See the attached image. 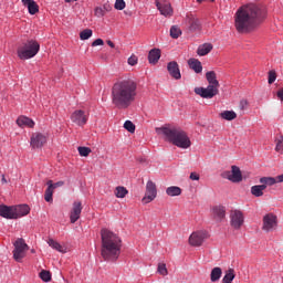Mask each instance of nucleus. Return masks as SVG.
Here are the masks:
<instances>
[{
  "label": "nucleus",
  "mask_w": 283,
  "mask_h": 283,
  "mask_svg": "<svg viewBox=\"0 0 283 283\" xmlns=\"http://www.w3.org/2000/svg\"><path fill=\"white\" fill-rule=\"evenodd\" d=\"M266 19V10L260 6L250 3L237 10L235 28L239 32H250Z\"/></svg>",
  "instance_id": "obj_1"
},
{
  "label": "nucleus",
  "mask_w": 283,
  "mask_h": 283,
  "mask_svg": "<svg viewBox=\"0 0 283 283\" xmlns=\"http://www.w3.org/2000/svg\"><path fill=\"white\" fill-rule=\"evenodd\" d=\"M40 277L44 282H50L52 280V275H51L50 271H48V270H42L40 273Z\"/></svg>",
  "instance_id": "obj_39"
},
{
  "label": "nucleus",
  "mask_w": 283,
  "mask_h": 283,
  "mask_svg": "<svg viewBox=\"0 0 283 283\" xmlns=\"http://www.w3.org/2000/svg\"><path fill=\"white\" fill-rule=\"evenodd\" d=\"M128 193V190L126 188H124V186H117L116 190H115V196L117 198H125L126 195Z\"/></svg>",
  "instance_id": "obj_35"
},
{
  "label": "nucleus",
  "mask_w": 283,
  "mask_h": 283,
  "mask_svg": "<svg viewBox=\"0 0 283 283\" xmlns=\"http://www.w3.org/2000/svg\"><path fill=\"white\" fill-rule=\"evenodd\" d=\"M157 272L163 276H167L168 275V269H167L166 263H158Z\"/></svg>",
  "instance_id": "obj_38"
},
{
  "label": "nucleus",
  "mask_w": 283,
  "mask_h": 283,
  "mask_svg": "<svg viewBox=\"0 0 283 283\" xmlns=\"http://www.w3.org/2000/svg\"><path fill=\"white\" fill-rule=\"evenodd\" d=\"M221 177L234 184H239L243 179L241 169L235 165L232 166V170H226L221 172Z\"/></svg>",
  "instance_id": "obj_9"
},
{
  "label": "nucleus",
  "mask_w": 283,
  "mask_h": 283,
  "mask_svg": "<svg viewBox=\"0 0 283 283\" xmlns=\"http://www.w3.org/2000/svg\"><path fill=\"white\" fill-rule=\"evenodd\" d=\"M102 9H104V11L106 13V12L111 11L112 8L109 6L105 4Z\"/></svg>",
  "instance_id": "obj_52"
},
{
  "label": "nucleus",
  "mask_w": 283,
  "mask_h": 283,
  "mask_svg": "<svg viewBox=\"0 0 283 283\" xmlns=\"http://www.w3.org/2000/svg\"><path fill=\"white\" fill-rule=\"evenodd\" d=\"M0 216L6 219H15L14 207L1 206L0 207Z\"/></svg>",
  "instance_id": "obj_22"
},
{
  "label": "nucleus",
  "mask_w": 283,
  "mask_h": 283,
  "mask_svg": "<svg viewBox=\"0 0 283 283\" xmlns=\"http://www.w3.org/2000/svg\"><path fill=\"white\" fill-rule=\"evenodd\" d=\"M137 84L132 78L116 82L112 88V103L118 108H127L135 101Z\"/></svg>",
  "instance_id": "obj_2"
},
{
  "label": "nucleus",
  "mask_w": 283,
  "mask_h": 283,
  "mask_svg": "<svg viewBox=\"0 0 283 283\" xmlns=\"http://www.w3.org/2000/svg\"><path fill=\"white\" fill-rule=\"evenodd\" d=\"M92 34L94 32L91 29H85L80 33L81 41H87V39H91Z\"/></svg>",
  "instance_id": "obj_36"
},
{
  "label": "nucleus",
  "mask_w": 283,
  "mask_h": 283,
  "mask_svg": "<svg viewBox=\"0 0 283 283\" xmlns=\"http://www.w3.org/2000/svg\"><path fill=\"white\" fill-rule=\"evenodd\" d=\"M230 223L234 229H237V230L241 229V227L244 224L243 212L240 210H237V209L232 210L230 212Z\"/></svg>",
  "instance_id": "obj_13"
},
{
  "label": "nucleus",
  "mask_w": 283,
  "mask_h": 283,
  "mask_svg": "<svg viewBox=\"0 0 283 283\" xmlns=\"http://www.w3.org/2000/svg\"><path fill=\"white\" fill-rule=\"evenodd\" d=\"M31 253H32V254H35V250H34V249H32V250H31Z\"/></svg>",
  "instance_id": "obj_57"
},
{
  "label": "nucleus",
  "mask_w": 283,
  "mask_h": 283,
  "mask_svg": "<svg viewBox=\"0 0 283 283\" xmlns=\"http://www.w3.org/2000/svg\"><path fill=\"white\" fill-rule=\"evenodd\" d=\"M262 182L269 185V187H272L276 184H281V182H283V174L279 175L276 177L265 176V178L262 180Z\"/></svg>",
  "instance_id": "obj_26"
},
{
  "label": "nucleus",
  "mask_w": 283,
  "mask_h": 283,
  "mask_svg": "<svg viewBox=\"0 0 283 283\" xmlns=\"http://www.w3.org/2000/svg\"><path fill=\"white\" fill-rule=\"evenodd\" d=\"M222 275V270L220 266H216L211 270L210 279L211 282H218Z\"/></svg>",
  "instance_id": "obj_31"
},
{
  "label": "nucleus",
  "mask_w": 283,
  "mask_h": 283,
  "mask_svg": "<svg viewBox=\"0 0 283 283\" xmlns=\"http://www.w3.org/2000/svg\"><path fill=\"white\" fill-rule=\"evenodd\" d=\"M263 179H266V176H263L259 179L260 185L259 186H251L250 188V192L253 197H263L264 196V190L268 189V187H270V184H265V181H263Z\"/></svg>",
  "instance_id": "obj_15"
},
{
  "label": "nucleus",
  "mask_w": 283,
  "mask_h": 283,
  "mask_svg": "<svg viewBox=\"0 0 283 283\" xmlns=\"http://www.w3.org/2000/svg\"><path fill=\"white\" fill-rule=\"evenodd\" d=\"M170 36L171 39H179V36H181L182 31L178 25H174L170 28Z\"/></svg>",
  "instance_id": "obj_34"
},
{
  "label": "nucleus",
  "mask_w": 283,
  "mask_h": 283,
  "mask_svg": "<svg viewBox=\"0 0 283 283\" xmlns=\"http://www.w3.org/2000/svg\"><path fill=\"white\" fill-rule=\"evenodd\" d=\"M125 7H126V3L124 0H116V2H115L116 10H124Z\"/></svg>",
  "instance_id": "obj_45"
},
{
  "label": "nucleus",
  "mask_w": 283,
  "mask_h": 283,
  "mask_svg": "<svg viewBox=\"0 0 283 283\" xmlns=\"http://www.w3.org/2000/svg\"><path fill=\"white\" fill-rule=\"evenodd\" d=\"M206 80L209 83L207 88H203V86H198L197 88H195V93L202 98L210 99L219 94L220 84L217 80V73L214 71H208L206 73Z\"/></svg>",
  "instance_id": "obj_5"
},
{
  "label": "nucleus",
  "mask_w": 283,
  "mask_h": 283,
  "mask_svg": "<svg viewBox=\"0 0 283 283\" xmlns=\"http://www.w3.org/2000/svg\"><path fill=\"white\" fill-rule=\"evenodd\" d=\"M208 233L206 231L192 232L189 237V244L193 248H199L207 240Z\"/></svg>",
  "instance_id": "obj_10"
},
{
  "label": "nucleus",
  "mask_w": 283,
  "mask_h": 283,
  "mask_svg": "<svg viewBox=\"0 0 283 283\" xmlns=\"http://www.w3.org/2000/svg\"><path fill=\"white\" fill-rule=\"evenodd\" d=\"M48 244L59 253H66V248L53 239H49Z\"/></svg>",
  "instance_id": "obj_28"
},
{
  "label": "nucleus",
  "mask_w": 283,
  "mask_h": 283,
  "mask_svg": "<svg viewBox=\"0 0 283 283\" xmlns=\"http://www.w3.org/2000/svg\"><path fill=\"white\" fill-rule=\"evenodd\" d=\"M70 118L72 123L83 127L87 124L90 117L84 111L77 109L71 114Z\"/></svg>",
  "instance_id": "obj_11"
},
{
  "label": "nucleus",
  "mask_w": 283,
  "mask_h": 283,
  "mask_svg": "<svg viewBox=\"0 0 283 283\" xmlns=\"http://www.w3.org/2000/svg\"><path fill=\"white\" fill-rule=\"evenodd\" d=\"M188 65L195 73L200 74L202 72V64L198 59H189Z\"/></svg>",
  "instance_id": "obj_24"
},
{
  "label": "nucleus",
  "mask_w": 283,
  "mask_h": 283,
  "mask_svg": "<svg viewBox=\"0 0 283 283\" xmlns=\"http://www.w3.org/2000/svg\"><path fill=\"white\" fill-rule=\"evenodd\" d=\"M22 1V3H23V6L24 7H29V6H31L33 2H35L34 0H21Z\"/></svg>",
  "instance_id": "obj_49"
},
{
  "label": "nucleus",
  "mask_w": 283,
  "mask_h": 283,
  "mask_svg": "<svg viewBox=\"0 0 283 283\" xmlns=\"http://www.w3.org/2000/svg\"><path fill=\"white\" fill-rule=\"evenodd\" d=\"M275 150L276 153L283 154V136H281L280 139L277 140Z\"/></svg>",
  "instance_id": "obj_43"
},
{
  "label": "nucleus",
  "mask_w": 283,
  "mask_h": 283,
  "mask_svg": "<svg viewBox=\"0 0 283 283\" xmlns=\"http://www.w3.org/2000/svg\"><path fill=\"white\" fill-rule=\"evenodd\" d=\"M124 127H125V128L127 129V132H129L130 134H135L136 126L134 125L133 122L126 120L125 124H124Z\"/></svg>",
  "instance_id": "obj_40"
},
{
  "label": "nucleus",
  "mask_w": 283,
  "mask_h": 283,
  "mask_svg": "<svg viewBox=\"0 0 283 283\" xmlns=\"http://www.w3.org/2000/svg\"><path fill=\"white\" fill-rule=\"evenodd\" d=\"M167 71L171 78L179 81L182 77L180 66L177 61H171L167 63Z\"/></svg>",
  "instance_id": "obj_17"
},
{
  "label": "nucleus",
  "mask_w": 283,
  "mask_h": 283,
  "mask_svg": "<svg viewBox=\"0 0 283 283\" xmlns=\"http://www.w3.org/2000/svg\"><path fill=\"white\" fill-rule=\"evenodd\" d=\"M46 186H49V188H46V191H44V200L46 202H53L54 190L59 187L64 186V181H56L55 184H53L52 180H49L46 181Z\"/></svg>",
  "instance_id": "obj_16"
},
{
  "label": "nucleus",
  "mask_w": 283,
  "mask_h": 283,
  "mask_svg": "<svg viewBox=\"0 0 283 283\" xmlns=\"http://www.w3.org/2000/svg\"><path fill=\"white\" fill-rule=\"evenodd\" d=\"M155 3L158 11L164 17H171L174 14V9L168 1L159 2V0H156Z\"/></svg>",
  "instance_id": "obj_18"
},
{
  "label": "nucleus",
  "mask_w": 283,
  "mask_h": 283,
  "mask_svg": "<svg viewBox=\"0 0 283 283\" xmlns=\"http://www.w3.org/2000/svg\"><path fill=\"white\" fill-rule=\"evenodd\" d=\"M276 96L280 101L283 102V88H280V91L276 93Z\"/></svg>",
  "instance_id": "obj_50"
},
{
  "label": "nucleus",
  "mask_w": 283,
  "mask_h": 283,
  "mask_svg": "<svg viewBox=\"0 0 283 283\" xmlns=\"http://www.w3.org/2000/svg\"><path fill=\"white\" fill-rule=\"evenodd\" d=\"M211 2H214V0H210Z\"/></svg>",
  "instance_id": "obj_58"
},
{
  "label": "nucleus",
  "mask_w": 283,
  "mask_h": 283,
  "mask_svg": "<svg viewBox=\"0 0 283 283\" xmlns=\"http://www.w3.org/2000/svg\"><path fill=\"white\" fill-rule=\"evenodd\" d=\"M182 193V189L179 186H169L166 188V195L169 197H178Z\"/></svg>",
  "instance_id": "obj_30"
},
{
  "label": "nucleus",
  "mask_w": 283,
  "mask_h": 283,
  "mask_svg": "<svg viewBox=\"0 0 283 283\" xmlns=\"http://www.w3.org/2000/svg\"><path fill=\"white\" fill-rule=\"evenodd\" d=\"M103 45H104V42H103L102 39H96V40H94L93 43H92V46H93V48L103 46Z\"/></svg>",
  "instance_id": "obj_47"
},
{
  "label": "nucleus",
  "mask_w": 283,
  "mask_h": 283,
  "mask_svg": "<svg viewBox=\"0 0 283 283\" xmlns=\"http://www.w3.org/2000/svg\"><path fill=\"white\" fill-rule=\"evenodd\" d=\"M17 124L20 126V127H30V128H33L35 123L29 118V117H25V116H20L18 119H17Z\"/></svg>",
  "instance_id": "obj_27"
},
{
  "label": "nucleus",
  "mask_w": 283,
  "mask_h": 283,
  "mask_svg": "<svg viewBox=\"0 0 283 283\" xmlns=\"http://www.w3.org/2000/svg\"><path fill=\"white\" fill-rule=\"evenodd\" d=\"M83 211V206L81 201H75L73 203L72 210L70 212V221L71 223H75L82 214Z\"/></svg>",
  "instance_id": "obj_19"
},
{
  "label": "nucleus",
  "mask_w": 283,
  "mask_h": 283,
  "mask_svg": "<svg viewBox=\"0 0 283 283\" xmlns=\"http://www.w3.org/2000/svg\"><path fill=\"white\" fill-rule=\"evenodd\" d=\"M276 78H277L276 72L275 71H270L269 72L268 83L270 85H272L273 83H275Z\"/></svg>",
  "instance_id": "obj_42"
},
{
  "label": "nucleus",
  "mask_w": 283,
  "mask_h": 283,
  "mask_svg": "<svg viewBox=\"0 0 283 283\" xmlns=\"http://www.w3.org/2000/svg\"><path fill=\"white\" fill-rule=\"evenodd\" d=\"M262 221H263V224H262L263 231H265L266 233L276 231L279 226L277 216H275L274 213H268L263 217Z\"/></svg>",
  "instance_id": "obj_8"
},
{
  "label": "nucleus",
  "mask_w": 283,
  "mask_h": 283,
  "mask_svg": "<svg viewBox=\"0 0 283 283\" xmlns=\"http://www.w3.org/2000/svg\"><path fill=\"white\" fill-rule=\"evenodd\" d=\"M101 254L105 261H116L120 255L122 239L115 232L103 228L101 230Z\"/></svg>",
  "instance_id": "obj_3"
},
{
  "label": "nucleus",
  "mask_w": 283,
  "mask_h": 283,
  "mask_svg": "<svg viewBox=\"0 0 283 283\" xmlns=\"http://www.w3.org/2000/svg\"><path fill=\"white\" fill-rule=\"evenodd\" d=\"M94 14L97 18H103L105 15V10L101 7L95 8Z\"/></svg>",
  "instance_id": "obj_44"
},
{
  "label": "nucleus",
  "mask_w": 283,
  "mask_h": 283,
  "mask_svg": "<svg viewBox=\"0 0 283 283\" xmlns=\"http://www.w3.org/2000/svg\"><path fill=\"white\" fill-rule=\"evenodd\" d=\"M137 63H138V57H137L135 54H133V55L128 59V64H129L130 66H135V65H137Z\"/></svg>",
  "instance_id": "obj_46"
},
{
  "label": "nucleus",
  "mask_w": 283,
  "mask_h": 283,
  "mask_svg": "<svg viewBox=\"0 0 283 283\" xmlns=\"http://www.w3.org/2000/svg\"><path fill=\"white\" fill-rule=\"evenodd\" d=\"M40 51V44L36 40H28L18 48V56L22 61L33 59Z\"/></svg>",
  "instance_id": "obj_6"
},
{
  "label": "nucleus",
  "mask_w": 283,
  "mask_h": 283,
  "mask_svg": "<svg viewBox=\"0 0 283 283\" xmlns=\"http://www.w3.org/2000/svg\"><path fill=\"white\" fill-rule=\"evenodd\" d=\"M14 250H13V259L21 263L22 260L25 258L27 252L29 251V245L25 243L24 239L19 238L13 243Z\"/></svg>",
  "instance_id": "obj_7"
},
{
  "label": "nucleus",
  "mask_w": 283,
  "mask_h": 283,
  "mask_svg": "<svg viewBox=\"0 0 283 283\" xmlns=\"http://www.w3.org/2000/svg\"><path fill=\"white\" fill-rule=\"evenodd\" d=\"M157 198V186L154 181L146 184V195L143 197L142 202L149 203Z\"/></svg>",
  "instance_id": "obj_12"
},
{
  "label": "nucleus",
  "mask_w": 283,
  "mask_h": 283,
  "mask_svg": "<svg viewBox=\"0 0 283 283\" xmlns=\"http://www.w3.org/2000/svg\"><path fill=\"white\" fill-rule=\"evenodd\" d=\"M200 179V176L198 172L192 171L190 172V180L198 181Z\"/></svg>",
  "instance_id": "obj_48"
},
{
  "label": "nucleus",
  "mask_w": 283,
  "mask_h": 283,
  "mask_svg": "<svg viewBox=\"0 0 283 283\" xmlns=\"http://www.w3.org/2000/svg\"><path fill=\"white\" fill-rule=\"evenodd\" d=\"M39 9L40 8L35 1L28 7L29 13L32 15L36 14L39 12Z\"/></svg>",
  "instance_id": "obj_41"
},
{
  "label": "nucleus",
  "mask_w": 283,
  "mask_h": 283,
  "mask_svg": "<svg viewBox=\"0 0 283 283\" xmlns=\"http://www.w3.org/2000/svg\"><path fill=\"white\" fill-rule=\"evenodd\" d=\"M213 49V45L211 43H203L198 46L197 54L199 56H206L208 55Z\"/></svg>",
  "instance_id": "obj_25"
},
{
  "label": "nucleus",
  "mask_w": 283,
  "mask_h": 283,
  "mask_svg": "<svg viewBox=\"0 0 283 283\" xmlns=\"http://www.w3.org/2000/svg\"><path fill=\"white\" fill-rule=\"evenodd\" d=\"M13 209L15 219H19L30 213V208L27 205L15 206L13 207Z\"/></svg>",
  "instance_id": "obj_23"
},
{
  "label": "nucleus",
  "mask_w": 283,
  "mask_h": 283,
  "mask_svg": "<svg viewBox=\"0 0 283 283\" xmlns=\"http://www.w3.org/2000/svg\"><path fill=\"white\" fill-rule=\"evenodd\" d=\"M212 213L217 221H221L226 218V209L223 207H214Z\"/></svg>",
  "instance_id": "obj_29"
},
{
  "label": "nucleus",
  "mask_w": 283,
  "mask_h": 283,
  "mask_svg": "<svg viewBox=\"0 0 283 283\" xmlns=\"http://www.w3.org/2000/svg\"><path fill=\"white\" fill-rule=\"evenodd\" d=\"M77 151L81 157H88L92 154V149L90 147H78Z\"/></svg>",
  "instance_id": "obj_37"
},
{
  "label": "nucleus",
  "mask_w": 283,
  "mask_h": 283,
  "mask_svg": "<svg viewBox=\"0 0 283 283\" xmlns=\"http://www.w3.org/2000/svg\"><path fill=\"white\" fill-rule=\"evenodd\" d=\"M106 43L111 49H115V44L111 40H107Z\"/></svg>",
  "instance_id": "obj_51"
},
{
  "label": "nucleus",
  "mask_w": 283,
  "mask_h": 283,
  "mask_svg": "<svg viewBox=\"0 0 283 283\" xmlns=\"http://www.w3.org/2000/svg\"><path fill=\"white\" fill-rule=\"evenodd\" d=\"M186 25L188 28V31L190 32H198L201 30V23H200V20L193 15L192 13H188L186 15Z\"/></svg>",
  "instance_id": "obj_14"
},
{
  "label": "nucleus",
  "mask_w": 283,
  "mask_h": 283,
  "mask_svg": "<svg viewBox=\"0 0 283 283\" xmlns=\"http://www.w3.org/2000/svg\"><path fill=\"white\" fill-rule=\"evenodd\" d=\"M161 57V51L159 49H151L148 53L149 64L156 65Z\"/></svg>",
  "instance_id": "obj_21"
},
{
  "label": "nucleus",
  "mask_w": 283,
  "mask_h": 283,
  "mask_svg": "<svg viewBox=\"0 0 283 283\" xmlns=\"http://www.w3.org/2000/svg\"><path fill=\"white\" fill-rule=\"evenodd\" d=\"M220 116L226 120H233L238 117L237 113L233 111H224L220 114Z\"/></svg>",
  "instance_id": "obj_33"
},
{
  "label": "nucleus",
  "mask_w": 283,
  "mask_h": 283,
  "mask_svg": "<svg viewBox=\"0 0 283 283\" xmlns=\"http://www.w3.org/2000/svg\"><path fill=\"white\" fill-rule=\"evenodd\" d=\"M2 184H7V179H6L4 175H2Z\"/></svg>",
  "instance_id": "obj_54"
},
{
  "label": "nucleus",
  "mask_w": 283,
  "mask_h": 283,
  "mask_svg": "<svg viewBox=\"0 0 283 283\" xmlns=\"http://www.w3.org/2000/svg\"><path fill=\"white\" fill-rule=\"evenodd\" d=\"M46 144L45 135L41 133H34L31 137V146L33 149L42 148Z\"/></svg>",
  "instance_id": "obj_20"
},
{
  "label": "nucleus",
  "mask_w": 283,
  "mask_h": 283,
  "mask_svg": "<svg viewBox=\"0 0 283 283\" xmlns=\"http://www.w3.org/2000/svg\"><path fill=\"white\" fill-rule=\"evenodd\" d=\"M205 1H207V0H197L198 3H202Z\"/></svg>",
  "instance_id": "obj_56"
},
{
  "label": "nucleus",
  "mask_w": 283,
  "mask_h": 283,
  "mask_svg": "<svg viewBox=\"0 0 283 283\" xmlns=\"http://www.w3.org/2000/svg\"><path fill=\"white\" fill-rule=\"evenodd\" d=\"M156 134L164 136V140L180 149H189L191 147V139L188 134L180 127H157Z\"/></svg>",
  "instance_id": "obj_4"
},
{
  "label": "nucleus",
  "mask_w": 283,
  "mask_h": 283,
  "mask_svg": "<svg viewBox=\"0 0 283 283\" xmlns=\"http://www.w3.org/2000/svg\"><path fill=\"white\" fill-rule=\"evenodd\" d=\"M66 3H71L72 1H78V0H64Z\"/></svg>",
  "instance_id": "obj_55"
},
{
  "label": "nucleus",
  "mask_w": 283,
  "mask_h": 283,
  "mask_svg": "<svg viewBox=\"0 0 283 283\" xmlns=\"http://www.w3.org/2000/svg\"><path fill=\"white\" fill-rule=\"evenodd\" d=\"M247 105V102H241V108H243L244 109V106Z\"/></svg>",
  "instance_id": "obj_53"
},
{
  "label": "nucleus",
  "mask_w": 283,
  "mask_h": 283,
  "mask_svg": "<svg viewBox=\"0 0 283 283\" xmlns=\"http://www.w3.org/2000/svg\"><path fill=\"white\" fill-rule=\"evenodd\" d=\"M235 277L234 269L230 268L223 276L222 283H232Z\"/></svg>",
  "instance_id": "obj_32"
}]
</instances>
